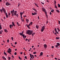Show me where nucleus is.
Wrapping results in <instances>:
<instances>
[{
    "label": "nucleus",
    "instance_id": "a19ab883",
    "mask_svg": "<svg viewBox=\"0 0 60 60\" xmlns=\"http://www.w3.org/2000/svg\"><path fill=\"white\" fill-rule=\"evenodd\" d=\"M54 3L55 4L56 3V1H54Z\"/></svg>",
    "mask_w": 60,
    "mask_h": 60
},
{
    "label": "nucleus",
    "instance_id": "a18cd8bd",
    "mask_svg": "<svg viewBox=\"0 0 60 60\" xmlns=\"http://www.w3.org/2000/svg\"><path fill=\"white\" fill-rule=\"evenodd\" d=\"M7 42L8 43H9V40H7Z\"/></svg>",
    "mask_w": 60,
    "mask_h": 60
},
{
    "label": "nucleus",
    "instance_id": "ddd939ff",
    "mask_svg": "<svg viewBox=\"0 0 60 60\" xmlns=\"http://www.w3.org/2000/svg\"><path fill=\"white\" fill-rule=\"evenodd\" d=\"M2 58L3 59H4L5 60H6V58H5V57L4 56H2Z\"/></svg>",
    "mask_w": 60,
    "mask_h": 60
},
{
    "label": "nucleus",
    "instance_id": "bb28decb",
    "mask_svg": "<svg viewBox=\"0 0 60 60\" xmlns=\"http://www.w3.org/2000/svg\"><path fill=\"white\" fill-rule=\"evenodd\" d=\"M30 57L31 58H32V55L31 54H30Z\"/></svg>",
    "mask_w": 60,
    "mask_h": 60
},
{
    "label": "nucleus",
    "instance_id": "0e129e2a",
    "mask_svg": "<svg viewBox=\"0 0 60 60\" xmlns=\"http://www.w3.org/2000/svg\"><path fill=\"white\" fill-rule=\"evenodd\" d=\"M12 16H14V14H12Z\"/></svg>",
    "mask_w": 60,
    "mask_h": 60
},
{
    "label": "nucleus",
    "instance_id": "79ce46f5",
    "mask_svg": "<svg viewBox=\"0 0 60 60\" xmlns=\"http://www.w3.org/2000/svg\"><path fill=\"white\" fill-rule=\"evenodd\" d=\"M2 34V32L0 30V34Z\"/></svg>",
    "mask_w": 60,
    "mask_h": 60
},
{
    "label": "nucleus",
    "instance_id": "c85d7f7f",
    "mask_svg": "<svg viewBox=\"0 0 60 60\" xmlns=\"http://www.w3.org/2000/svg\"><path fill=\"white\" fill-rule=\"evenodd\" d=\"M8 53H9V54H11V52H10V51H8Z\"/></svg>",
    "mask_w": 60,
    "mask_h": 60
},
{
    "label": "nucleus",
    "instance_id": "412c9836",
    "mask_svg": "<svg viewBox=\"0 0 60 60\" xmlns=\"http://www.w3.org/2000/svg\"><path fill=\"white\" fill-rule=\"evenodd\" d=\"M56 44L57 45L59 46V45H60V43H57Z\"/></svg>",
    "mask_w": 60,
    "mask_h": 60
},
{
    "label": "nucleus",
    "instance_id": "f257e3e1",
    "mask_svg": "<svg viewBox=\"0 0 60 60\" xmlns=\"http://www.w3.org/2000/svg\"><path fill=\"white\" fill-rule=\"evenodd\" d=\"M26 33L30 35H31L32 34L33 37L34 36V35L35 34V33L33 32V31L31 30H27L26 31Z\"/></svg>",
    "mask_w": 60,
    "mask_h": 60
},
{
    "label": "nucleus",
    "instance_id": "5701e85b",
    "mask_svg": "<svg viewBox=\"0 0 60 60\" xmlns=\"http://www.w3.org/2000/svg\"><path fill=\"white\" fill-rule=\"evenodd\" d=\"M11 49L10 48H9V49H8V50L9 51H10V52H11Z\"/></svg>",
    "mask_w": 60,
    "mask_h": 60
},
{
    "label": "nucleus",
    "instance_id": "680f3d73",
    "mask_svg": "<svg viewBox=\"0 0 60 60\" xmlns=\"http://www.w3.org/2000/svg\"><path fill=\"white\" fill-rule=\"evenodd\" d=\"M51 14H52V13H51V12H50V15H51Z\"/></svg>",
    "mask_w": 60,
    "mask_h": 60
},
{
    "label": "nucleus",
    "instance_id": "9d476101",
    "mask_svg": "<svg viewBox=\"0 0 60 60\" xmlns=\"http://www.w3.org/2000/svg\"><path fill=\"white\" fill-rule=\"evenodd\" d=\"M32 15H35L37 14V13H36L35 12H34V13H32Z\"/></svg>",
    "mask_w": 60,
    "mask_h": 60
},
{
    "label": "nucleus",
    "instance_id": "f03ea898",
    "mask_svg": "<svg viewBox=\"0 0 60 60\" xmlns=\"http://www.w3.org/2000/svg\"><path fill=\"white\" fill-rule=\"evenodd\" d=\"M2 10H3L4 13H5L6 17L7 18L8 16V15H7V12H6V10H5L4 8H2Z\"/></svg>",
    "mask_w": 60,
    "mask_h": 60
},
{
    "label": "nucleus",
    "instance_id": "6ab92c4d",
    "mask_svg": "<svg viewBox=\"0 0 60 60\" xmlns=\"http://www.w3.org/2000/svg\"><path fill=\"white\" fill-rule=\"evenodd\" d=\"M26 22H29V20L27 19H26Z\"/></svg>",
    "mask_w": 60,
    "mask_h": 60
},
{
    "label": "nucleus",
    "instance_id": "2f4dec72",
    "mask_svg": "<svg viewBox=\"0 0 60 60\" xmlns=\"http://www.w3.org/2000/svg\"><path fill=\"white\" fill-rule=\"evenodd\" d=\"M14 9L12 11H11V12H14Z\"/></svg>",
    "mask_w": 60,
    "mask_h": 60
},
{
    "label": "nucleus",
    "instance_id": "6e6d98bb",
    "mask_svg": "<svg viewBox=\"0 0 60 60\" xmlns=\"http://www.w3.org/2000/svg\"><path fill=\"white\" fill-rule=\"evenodd\" d=\"M55 34H55L56 35H57V34H57V33H54Z\"/></svg>",
    "mask_w": 60,
    "mask_h": 60
},
{
    "label": "nucleus",
    "instance_id": "603ef678",
    "mask_svg": "<svg viewBox=\"0 0 60 60\" xmlns=\"http://www.w3.org/2000/svg\"><path fill=\"white\" fill-rule=\"evenodd\" d=\"M25 59H27V58L26 57V56H25Z\"/></svg>",
    "mask_w": 60,
    "mask_h": 60
},
{
    "label": "nucleus",
    "instance_id": "dca6fc26",
    "mask_svg": "<svg viewBox=\"0 0 60 60\" xmlns=\"http://www.w3.org/2000/svg\"><path fill=\"white\" fill-rule=\"evenodd\" d=\"M33 10H34V11H36V12H37V10H36V9H35L34 8H32Z\"/></svg>",
    "mask_w": 60,
    "mask_h": 60
},
{
    "label": "nucleus",
    "instance_id": "aec40b11",
    "mask_svg": "<svg viewBox=\"0 0 60 60\" xmlns=\"http://www.w3.org/2000/svg\"><path fill=\"white\" fill-rule=\"evenodd\" d=\"M26 26H27V27H29L30 26V24H29V25H27V24H26Z\"/></svg>",
    "mask_w": 60,
    "mask_h": 60
},
{
    "label": "nucleus",
    "instance_id": "3c124183",
    "mask_svg": "<svg viewBox=\"0 0 60 60\" xmlns=\"http://www.w3.org/2000/svg\"><path fill=\"white\" fill-rule=\"evenodd\" d=\"M14 54L15 55H17V53L16 52H15Z\"/></svg>",
    "mask_w": 60,
    "mask_h": 60
},
{
    "label": "nucleus",
    "instance_id": "0eeeda50",
    "mask_svg": "<svg viewBox=\"0 0 60 60\" xmlns=\"http://www.w3.org/2000/svg\"><path fill=\"white\" fill-rule=\"evenodd\" d=\"M44 47L45 49H46L47 47V45L46 44H44Z\"/></svg>",
    "mask_w": 60,
    "mask_h": 60
},
{
    "label": "nucleus",
    "instance_id": "e2e57ef3",
    "mask_svg": "<svg viewBox=\"0 0 60 60\" xmlns=\"http://www.w3.org/2000/svg\"><path fill=\"white\" fill-rule=\"evenodd\" d=\"M22 16H20L21 19H23L22 17Z\"/></svg>",
    "mask_w": 60,
    "mask_h": 60
},
{
    "label": "nucleus",
    "instance_id": "de8ad7c7",
    "mask_svg": "<svg viewBox=\"0 0 60 60\" xmlns=\"http://www.w3.org/2000/svg\"><path fill=\"white\" fill-rule=\"evenodd\" d=\"M11 59V57H10L9 56L8 57V59L9 60H10Z\"/></svg>",
    "mask_w": 60,
    "mask_h": 60
},
{
    "label": "nucleus",
    "instance_id": "338daca9",
    "mask_svg": "<svg viewBox=\"0 0 60 60\" xmlns=\"http://www.w3.org/2000/svg\"><path fill=\"white\" fill-rule=\"evenodd\" d=\"M38 19H39V16L38 17Z\"/></svg>",
    "mask_w": 60,
    "mask_h": 60
},
{
    "label": "nucleus",
    "instance_id": "2eb2a0df",
    "mask_svg": "<svg viewBox=\"0 0 60 60\" xmlns=\"http://www.w3.org/2000/svg\"><path fill=\"white\" fill-rule=\"evenodd\" d=\"M55 8H56V9H58V8H57V6H56V4H55Z\"/></svg>",
    "mask_w": 60,
    "mask_h": 60
},
{
    "label": "nucleus",
    "instance_id": "cd10ccee",
    "mask_svg": "<svg viewBox=\"0 0 60 60\" xmlns=\"http://www.w3.org/2000/svg\"><path fill=\"white\" fill-rule=\"evenodd\" d=\"M4 55H6V56H7V54H6V52H4Z\"/></svg>",
    "mask_w": 60,
    "mask_h": 60
},
{
    "label": "nucleus",
    "instance_id": "e433bc0d",
    "mask_svg": "<svg viewBox=\"0 0 60 60\" xmlns=\"http://www.w3.org/2000/svg\"><path fill=\"white\" fill-rule=\"evenodd\" d=\"M58 7H60V5L59 4H58Z\"/></svg>",
    "mask_w": 60,
    "mask_h": 60
},
{
    "label": "nucleus",
    "instance_id": "f8f14e48",
    "mask_svg": "<svg viewBox=\"0 0 60 60\" xmlns=\"http://www.w3.org/2000/svg\"><path fill=\"white\" fill-rule=\"evenodd\" d=\"M42 55H43V52H41L40 53L39 56H42Z\"/></svg>",
    "mask_w": 60,
    "mask_h": 60
},
{
    "label": "nucleus",
    "instance_id": "4468645a",
    "mask_svg": "<svg viewBox=\"0 0 60 60\" xmlns=\"http://www.w3.org/2000/svg\"><path fill=\"white\" fill-rule=\"evenodd\" d=\"M12 25L14 26H15V23H14V22H12Z\"/></svg>",
    "mask_w": 60,
    "mask_h": 60
},
{
    "label": "nucleus",
    "instance_id": "473e14b6",
    "mask_svg": "<svg viewBox=\"0 0 60 60\" xmlns=\"http://www.w3.org/2000/svg\"><path fill=\"white\" fill-rule=\"evenodd\" d=\"M3 9H0V11H1V12H3Z\"/></svg>",
    "mask_w": 60,
    "mask_h": 60
},
{
    "label": "nucleus",
    "instance_id": "423d86ee",
    "mask_svg": "<svg viewBox=\"0 0 60 60\" xmlns=\"http://www.w3.org/2000/svg\"><path fill=\"white\" fill-rule=\"evenodd\" d=\"M42 11H45V12H46V9H45V8H42Z\"/></svg>",
    "mask_w": 60,
    "mask_h": 60
},
{
    "label": "nucleus",
    "instance_id": "09e8293b",
    "mask_svg": "<svg viewBox=\"0 0 60 60\" xmlns=\"http://www.w3.org/2000/svg\"><path fill=\"white\" fill-rule=\"evenodd\" d=\"M57 30H58L59 31V28L58 27L57 28Z\"/></svg>",
    "mask_w": 60,
    "mask_h": 60
},
{
    "label": "nucleus",
    "instance_id": "5fc2aeb1",
    "mask_svg": "<svg viewBox=\"0 0 60 60\" xmlns=\"http://www.w3.org/2000/svg\"><path fill=\"white\" fill-rule=\"evenodd\" d=\"M59 22V24H60V21H58Z\"/></svg>",
    "mask_w": 60,
    "mask_h": 60
},
{
    "label": "nucleus",
    "instance_id": "72a5a7b5",
    "mask_svg": "<svg viewBox=\"0 0 60 60\" xmlns=\"http://www.w3.org/2000/svg\"><path fill=\"white\" fill-rule=\"evenodd\" d=\"M33 54H36V52H33Z\"/></svg>",
    "mask_w": 60,
    "mask_h": 60
},
{
    "label": "nucleus",
    "instance_id": "20e7f679",
    "mask_svg": "<svg viewBox=\"0 0 60 60\" xmlns=\"http://www.w3.org/2000/svg\"><path fill=\"white\" fill-rule=\"evenodd\" d=\"M19 34H20V35H22V36L23 37V38L24 39H25V38H26V35H25H25H24V34H22L21 32L19 33Z\"/></svg>",
    "mask_w": 60,
    "mask_h": 60
},
{
    "label": "nucleus",
    "instance_id": "4c0bfd02",
    "mask_svg": "<svg viewBox=\"0 0 60 60\" xmlns=\"http://www.w3.org/2000/svg\"><path fill=\"white\" fill-rule=\"evenodd\" d=\"M45 12V14H46V17H47V18H48V15H47V12Z\"/></svg>",
    "mask_w": 60,
    "mask_h": 60
},
{
    "label": "nucleus",
    "instance_id": "a211bd4d",
    "mask_svg": "<svg viewBox=\"0 0 60 60\" xmlns=\"http://www.w3.org/2000/svg\"><path fill=\"white\" fill-rule=\"evenodd\" d=\"M32 24H33V22H31L29 24V25H30V26H31V25H32Z\"/></svg>",
    "mask_w": 60,
    "mask_h": 60
},
{
    "label": "nucleus",
    "instance_id": "c9c22d12",
    "mask_svg": "<svg viewBox=\"0 0 60 60\" xmlns=\"http://www.w3.org/2000/svg\"><path fill=\"white\" fill-rule=\"evenodd\" d=\"M58 47V46L57 45H56L55 47L56 48H57V47Z\"/></svg>",
    "mask_w": 60,
    "mask_h": 60
},
{
    "label": "nucleus",
    "instance_id": "9b49d317",
    "mask_svg": "<svg viewBox=\"0 0 60 60\" xmlns=\"http://www.w3.org/2000/svg\"><path fill=\"white\" fill-rule=\"evenodd\" d=\"M36 28H37V29H38V28H39V25H37L36 26Z\"/></svg>",
    "mask_w": 60,
    "mask_h": 60
},
{
    "label": "nucleus",
    "instance_id": "7ed1b4c3",
    "mask_svg": "<svg viewBox=\"0 0 60 60\" xmlns=\"http://www.w3.org/2000/svg\"><path fill=\"white\" fill-rule=\"evenodd\" d=\"M42 28L41 29V32H43V31L45 29V25H44V24L43 25V26L41 27Z\"/></svg>",
    "mask_w": 60,
    "mask_h": 60
},
{
    "label": "nucleus",
    "instance_id": "ea45409f",
    "mask_svg": "<svg viewBox=\"0 0 60 60\" xmlns=\"http://www.w3.org/2000/svg\"><path fill=\"white\" fill-rule=\"evenodd\" d=\"M11 39H12V41H13V37H12L11 38Z\"/></svg>",
    "mask_w": 60,
    "mask_h": 60
},
{
    "label": "nucleus",
    "instance_id": "4be33fe9",
    "mask_svg": "<svg viewBox=\"0 0 60 60\" xmlns=\"http://www.w3.org/2000/svg\"><path fill=\"white\" fill-rule=\"evenodd\" d=\"M35 5L37 7H39L38 6V5H37V4L35 3H34Z\"/></svg>",
    "mask_w": 60,
    "mask_h": 60
},
{
    "label": "nucleus",
    "instance_id": "f704fd0d",
    "mask_svg": "<svg viewBox=\"0 0 60 60\" xmlns=\"http://www.w3.org/2000/svg\"><path fill=\"white\" fill-rule=\"evenodd\" d=\"M16 15V17H17V18H18V16H19V15L18 14H17Z\"/></svg>",
    "mask_w": 60,
    "mask_h": 60
},
{
    "label": "nucleus",
    "instance_id": "bf43d9fd",
    "mask_svg": "<svg viewBox=\"0 0 60 60\" xmlns=\"http://www.w3.org/2000/svg\"><path fill=\"white\" fill-rule=\"evenodd\" d=\"M32 57L33 58H34V55H32Z\"/></svg>",
    "mask_w": 60,
    "mask_h": 60
},
{
    "label": "nucleus",
    "instance_id": "13d9d810",
    "mask_svg": "<svg viewBox=\"0 0 60 60\" xmlns=\"http://www.w3.org/2000/svg\"><path fill=\"white\" fill-rule=\"evenodd\" d=\"M9 26H10V28H12L11 27H12V26H11V27H10V25Z\"/></svg>",
    "mask_w": 60,
    "mask_h": 60
},
{
    "label": "nucleus",
    "instance_id": "c756f323",
    "mask_svg": "<svg viewBox=\"0 0 60 60\" xmlns=\"http://www.w3.org/2000/svg\"><path fill=\"white\" fill-rule=\"evenodd\" d=\"M21 5L20 3H18V7H19V5Z\"/></svg>",
    "mask_w": 60,
    "mask_h": 60
},
{
    "label": "nucleus",
    "instance_id": "39448f33",
    "mask_svg": "<svg viewBox=\"0 0 60 60\" xmlns=\"http://www.w3.org/2000/svg\"><path fill=\"white\" fill-rule=\"evenodd\" d=\"M6 5L7 6H9L11 5V4L9 3L8 2H7L6 3Z\"/></svg>",
    "mask_w": 60,
    "mask_h": 60
},
{
    "label": "nucleus",
    "instance_id": "774afa93",
    "mask_svg": "<svg viewBox=\"0 0 60 60\" xmlns=\"http://www.w3.org/2000/svg\"><path fill=\"white\" fill-rule=\"evenodd\" d=\"M34 46H32V48H34Z\"/></svg>",
    "mask_w": 60,
    "mask_h": 60
},
{
    "label": "nucleus",
    "instance_id": "69168bd1",
    "mask_svg": "<svg viewBox=\"0 0 60 60\" xmlns=\"http://www.w3.org/2000/svg\"><path fill=\"white\" fill-rule=\"evenodd\" d=\"M17 25L18 26H20V25L19 24H18Z\"/></svg>",
    "mask_w": 60,
    "mask_h": 60
},
{
    "label": "nucleus",
    "instance_id": "052dcab7",
    "mask_svg": "<svg viewBox=\"0 0 60 60\" xmlns=\"http://www.w3.org/2000/svg\"><path fill=\"white\" fill-rule=\"evenodd\" d=\"M41 4H44V3H43L42 2H41Z\"/></svg>",
    "mask_w": 60,
    "mask_h": 60
},
{
    "label": "nucleus",
    "instance_id": "6e6552de",
    "mask_svg": "<svg viewBox=\"0 0 60 60\" xmlns=\"http://www.w3.org/2000/svg\"><path fill=\"white\" fill-rule=\"evenodd\" d=\"M17 11H14V15L15 16L16 15V14H17Z\"/></svg>",
    "mask_w": 60,
    "mask_h": 60
},
{
    "label": "nucleus",
    "instance_id": "c03bdc74",
    "mask_svg": "<svg viewBox=\"0 0 60 60\" xmlns=\"http://www.w3.org/2000/svg\"><path fill=\"white\" fill-rule=\"evenodd\" d=\"M19 59H21V58H20V57L19 56Z\"/></svg>",
    "mask_w": 60,
    "mask_h": 60
},
{
    "label": "nucleus",
    "instance_id": "f3484780",
    "mask_svg": "<svg viewBox=\"0 0 60 60\" xmlns=\"http://www.w3.org/2000/svg\"><path fill=\"white\" fill-rule=\"evenodd\" d=\"M56 11L58 12V13H59V12H60V11H59V10H57V9H56Z\"/></svg>",
    "mask_w": 60,
    "mask_h": 60
},
{
    "label": "nucleus",
    "instance_id": "1a4fd4ad",
    "mask_svg": "<svg viewBox=\"0 0 60 60\" xmlns=\"http://www.w3.org/2000/svg\"><path fill=\"white\" fill-rule=\"evenodd\" d=\"M54 30H55V32H56V33H58V34H59L58 32L57 31V30H56V28H55Z\"/></svg>",
    "mask_w": 60,
    "mask_h": 60
},
{
    "label": "nucleus",
    "instance_id": "8fccbe9b",
    "mask_svg": "<svg viewBox=\"0 0 60 60\" xmlns=\"http://www.w3.org/2000/svg\"><path fill=\"white\" fill-rule=\"evenodd\" d=\"M11 26L12 27H13V25H10V27H11Z\"/></svg>",
    "mask_w": 60,
    "mask_h": 60
},
{
    "label": "nucleus",
    "instance_id": "b1692460",
    "mask_svg": "<svg viewBox=\"0 0 60 60\" xmlns=\"http://www.w3.org/2000/svg\"><path fill=\"white\" fill-rule=\"evenodd\" d=\"M20 15H21V16H22V14H23V12H20Z\"/></svg>",
    "mask_w": 60,
    "mask_h": 60
},
{
    "label": "nucleus",
    "instance_id": "49530a36",
    "mask_svg": "<svg viewBox=\"0 0 60 60\" xmlns=\"http://www.w3.org/2000/svg\"><path fill=\"white\" fill-rule=\"evenodd\" d=\"M2 29V27L0 26V29L1 30Z\"/></svg>",
    "mask_w": 60,
    "mask_h": 60
},
{
    "label": "nucleus",
    "instance_id": "7c9ffc66",
    "mask_svg": "<svg viewBox=\"0 0 60 60\" xmlns=\"http://www.w3.org/2000/svg\"><path fill=\"white\" fill-rule=\"evenodd\" d=\"M59 39V37L58 38L57 37H56V40H58V39Z\"/></svg>",
    "mask_w": 60,
    "mask_h": 60
},
{
    "label": "nucleus",
    "instance_id": "a878e982",
    "mask_svg": "<svg viewBox=\"0 0 60 60\" xmlns=\"http://www.w3.org/2000/svg\"><path fill=\"white\" fill-rule=\"evenodd\" d=\"M51 11L52 12H54V10L53 9H52V10Z\"/></svg>",
    "mask_w": 60,
    "mask_h": 60
},
{
    "label": "nucleus",
    "instance_id": "58836bf2",
    "mask_svg": "<svg viewBox=\"0 0 60 60\" xmlns=\"http://www.w3.org/2000/svg\"><path fill=\"white\" fill-rule=\"evenodd\" d=\"M21 20L22 21V22H24V20L23 19H21Z\"/></svg>",
    "mask_w": 60,
    "mask_h": 60
},
{
    "label": "nucleus",
    "instance_id": "4d7b16f0",
    "mask_svg": "<svg viewBox=\"0 0 60 60\" xmlns=\"http://www.w3.org/2000/svg\"><path fill=\"white\" fill-rule=\"evenodd\" d=\"M17 44V43L16 42H15V45H16V44Z\"/></svg>",
    "mask_w": 60,
    "mask_h": 60
},
{
    "label": "nucleus",
    "instance_id": "37998d69",
    "mask_svg": "<svg viewBox=\"0 0 60 60\" xmlns=\"http://www.w3.org/2000/svg\"><path fill=\"white\" fill-rule=\"evenodd\" d=\"M8 16H10V15H11V13H9L8 14Z\"/></svg>",
    "mask_w": 60,
    "mask_h": 60
},
{
    "label": "nucleus",
    "instance_id": "393cba45",
    "mask_svg": "<svg viewBox=\"0 0 60 60\" xmlns=\"http://www.w3.org/2000/svg\"><path fill=\"white\" fill-rule=\"evenodd\" d=\"M4 31L5 32H8V31H7V29H4Z\"/></svg>",
    "mask_w": 60,
    "mask_h": 60
},
{
    "label": "nucleus",
    "instance_id": "864d4df0",
    "mask_svg": "<svg viewBox=\"0 0 60 60\" xmlns=\"http://www.w3.org/2000/svg\"><path fill=\"white\" fill-rule=\"evenodd\" d=\"M22 54H23V52H20V54H21V55H22Z\"/></svg>",
    "mask_w": 60,
    "mask_h": 60
}]
</instances>
